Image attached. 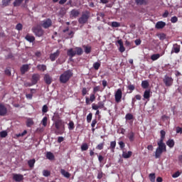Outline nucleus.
Returning a JSON list of instances; mask_svg holds the SVG:
<instances>
[{"label": "nucleus", "instance_id": "nucleus-1", "mask_svg": "<svg viewBox=\"0 0 182 182\" xmlns=\"http://www.w3.org/2000/svg\"><path fill=\"white\" fill-rule=\"evenodd\" d=\"M73 76V73L70 70L65 71L63 74L60 75V83H66L68 80H70V77Z\"/></svg>", "mask_w": 182, "mask_h": 182}, {"label": "nucleus", "instance_id": "nucleus-2", "mask_svg": "<svg viewBox=\"0 0 182 182\" xmlns=\"http://www.w3.org/2000/svg\"><path fill=\"white\" fill-rule=\"evenodd\" d=\"M54 124L55 129L60 132V134L65 132V122L62 119H57L55 121Z\"/></svg>", "mask_w": 182, "mask_h": 182}, {"label": "nucleus", "instance_id": "nucleus-3", "mask_svg": "<svg viewBox=\"0 0 182 182\" xmlns=\"http://www.w3.org/2000/svg\"><path fill=\"white\" fill-rule=\"evenodd\" d=\"M90 17V12H89L88 11H85V12H82L81 17L78 18L79 23L82 25L87 23V21H89Z\"/></svg>", "mask_w": 182, "mask_h": 182}, {"label": "nucleus", "instance_id": "nucleus-4", "mask_svg": "<svg viewBox=\"0 0 182 182\" xmlns=\"http://www.w3.org/2000/svg\"><path fill=\"white\" fill-rule=\"evenodd\" d=\"M40 25L44 29H48V28H50V26H52V19H45L41 22Z\"/></svg>", "mask_w": 182, "mask_h": 182}, {"label": "nucleus", "instance_id": "nucleus-5", "mask_svg": "<svg viewBox=\"0 0 182 182\" xmlns=\"http://www.w3.org/2000/svg\"><path fill=\"white\" fill-rule=\"evenodd\" d=\"M32 32H33L34 35H36V36H38V38H41V36H43V33H45L43 29L39 27H33Z\"/></svg>", "mask_w": 182, "mask_h": 182}, {"label": "nucleus", "instance_id": "nucleus-6", "mask_svg": "<svg viewBox=\"0 0 182 182\" xmlns=\"http://www.w3.org/2000/svg\"><path fill=\"white\" fill-rule=\"evenodd\" d=\"M173 81L174 80H173V77H168V75H165L163 80L164 83L167 87H170V86H172Z\"/></svg>", "mask_w": 182, "mask_h": 182}, {"label": "nucleus", "instance_id": "nucleus-7", "mask_svg": "<svg viewBox=\"0 0 182 182\" xmlns=\"http://www.w3.org/2000/svg\"><path fill=\"white\" fill-rule=\"evenodd\" d=\"M123 96V92H122V89H118L115 92V102L117 103H120L122 102V97Z\"/></svg>", "mask_w": 182, "mask_h": 182}, {"label": "nucleus", "instance_id": "nucleus-8", "mask_svg": "<svg viewBox=\"0 0 182 182\" xmlns=\"http://www.w3.org/2000/svg\"><path fill=\"white\" fill-rule=\"evenodd\" d=\"M59 55H60V51L57 50L56 52L51 53L50 55V59L51 62H55L58 58H59Z\"/></svg>", "mask_w": 182, "mask_h": 182}, {"label": "nucleus", "instance_id": "nucleus-9", "mask_svg": "<svg viewBox=\"0 0 182 182\" xmlns=\"http://www.w3.org/2000/svg\"><path fill=\"white\" fill-rule=\"evenodd\" d=\"M158 148L161 150H163L164 153L167 151V146H166V144L164 143V141H159L157 142Z\"/></svg>", "mask_w": 182, "mask_h": 182}, {"label": "nucleus", "instance_id": "nucleus-10", "mask_svg": "<svg viewBox=\"0 0 182 182\" xmlns=\"http://www.w3.org/2000/svg\"><path fill=\"white\" fill-rule=\"evenodd\" d=\"M13 180H14V181H16V182H21L23 180V175L14 173L13 174Z\"/></svg>", "mask_w": 182, "mask_h": 182}, {"label": "nucleus", "instance_id": "nucleus-11", "mask_svg": "<svg viewBox=\"0 0 182 182\" xmlns=\"http://www.w3.org/2000/svg\"><path fill=\"white\" fill-rule=\"evenodd\" d=\"M80 15V11L79 10L73 9L70 12V18H77Z\"/></svg>", "mask_w": 182, "mask_h": 182}, {"label": "nucleus", "instance_id": "nucleus-12", "mask_svg": "<svg viewBox=\"0 0 182 182\" xmlns=\"http://www.w3.org/2000/svg\"><path fill=\"white\" fill-rule=\"evenodd\" d=\"M6 113H8V109L5 105L0 104V116H6Z\"/></svg>", "mask_w": 182, "mask_h": 182}, {"label": "nucleus", "instance_id": "nucleus-13", "mask_svg": "<svg viewBox=\"0 0 182 182\" xmlns=\"http://www.w3.org/2000/svg\"><path fill=\"white\" fill-rule=\"evenodd\" d=\"M67 55L69 56L70 59H72L76 56V51L73 50V48H70L67 50Z\"/></svg>", "mask_w": 182, "mask_h": 182}, {"label": "nucleus", "instance_id": "nucleus-14", "mask_svg": "<svg viewBox=\"0 0 182 182\" xmlns=\"http://www.w3.org/2000/svg\"><path fill=\"white\" fill-rule=\"evenodd\" d=\"M163 153H164V151L157 147L155 151V159H160Z\"/></svg>", "mask_w": 182, "mask_h": 182}, {"label": "nucleus", "instance_id": "nucleus-15", "mask_svg": "<svg viewBox=\"0 0 182 182\" xmlns=\"http://www.w3.org/2000/svg\"><path fill=\"white\" fill-rule=\"evenodd\" d=\"M28 70H29V65L28 64L23 65L20 68L21 75H25V73L28 72Z\"/></svg>", "mask_w": 182, "mask_h": 182}, {"label": "nucleus", "instance_id": "nucleus-16", "mask_svg": "<svg viewBox=\"0 0 182 182\" xmlns=\"http://www.w3.org/2000/svg\"><path fill=\"white\" fill-rule=\"evenodd\" d=\"M166 26V22L164 21H158L156 23L155 28L156 29H163Z\"/></svg>", "mask_w": 182, "mask_h": 182}, {"label": "nucleus", "instance_id": "nucleus-17", "mask_svg": "<svg viewBox=\"0 0 182 182\" xmlns=\"http://www.w3.org/2000/svg\"><path fill=\"white\" fill-rule=\"evenodd\" d=\"M39 79H40V76L38 75V74H33L31 78V82H33V85H36Z\"/></svg>", "mask_w": 182, "mask_h": 182}, {"label": "nucleus", "instance_id": "nucleus-18", "mask_svg": "<svg viewBox=\"0 0 182 182\" xmlns=\"http://www.w3.org/2000/svg\"><path fill=\"white\" fill-rule=\"evenodd\" d=\"M44 81L46 82V85H50L52 83V77L48 74H46L44 75Z\"/></svg>", "mask_w": 182, "mask_h": 182}, {"label": "nucleus", "instance_id": "nucleus-19", "mask_svg": "<svg viewBox=\"0 0 182 182\" xmlns=\"http://www.w3.org/2000/svg\"><path fill=\"white\" fill-rule=\"evenodd\" d=\"M60 173L62 174V176H63V177H65V178H70V173L66 171L65 169L61 168Z\"/></svg>", "mask_w": 182, "mask_h": 182}, {"label": "nucleus", "instance_id": "nucleus-20", "mask_svg": "<svg viewBox=\"0 0 182 182\" xmlns=\"http://www.w3.org/2000/svg\"><path fill=\"white\" fill-rule=\"evenodd\" d=\"M135 134L134 132H133V131H131L127 136V137H128L129 141L133 142L134 141L135 139Z\"/></svg>", "mask_w": 182, "mask_h": 182}, {"label": "nucleus", "instance_id": "nucleus-21", "mask_svg": "<svg viewBox=\"0 0 182 182\" xmlns=\"http://www.w3.org/2000/svg\"><path fill=\"white\" fill-rule=\"evenodd\" d=\"M174 52L175 53H178L180 52V45L176 43L173 44V50L171 51V53Z\"/></svg>", "mask_w": 182, "mask_h": 182}, {"label": "nucleus", "instance_id": "nucleus-22", "mask_svg": "<svg viewBox=\"0 0 182 182\" xmlns=\"http://www.w3.org/2000/svg\"><path fill=\"white\" fill-rule=\"evenodd\" d=\"M26 41H28V42L33 43L35 42V37L33 36H31L29 34H27L25 37Z\"/></svg>", "mask_w": 182, "mask_h": 182}, {"label": "nucleus", "instance_id": "nucleus-23", "mask_svg": "<svg viewBox=\"0 0 182 182\" xmlns=\"http://www.w3.org/2000/svg\"><path fill=\"white\" fill-rule=\"evenodd\" d=\"M164 55V51L162 52V53L160 54H154L151 56V60H157V59L160 58V56H163Z\"/></svg>", "mask_w": 182, "mask_h": 182}, {"label": "nucleus", "instance_id": "nucleus-24", "mask_svg": "<svg viewBox=\"0 0 182 182\" xmlns=\"http://www.w3.org/2000/svg\"><path fill=\"white\" fill-rule=\"evenodd\" d=\"M150 90H146L144 92V99H146V100H150Z\"/></svg>", "mask_w": 182, "mask_h": 182}, {"label": "nucleus", "instance_id": "nucleus-25", "mask_svg": "<svg viewBox=\"0 0 182 182\" xmlns=\"http://www.w3.org/2000/svg\"><path fill=\"white\" fill-rule=\"evenodd\" d=\"M174 144H176V142H174V139H170L166 141V145H168L170 149H173V147H174Z\"/></svg>", "mask_w": 182, "mask_h": 182}, {"label": "nucleus", "instance_id": "nucleus-26", "mask_svg": "<svg viewBox=\"0 0 182 182\" xmlns=\"http://www.w3.org/2000/svg\"><path fill=\"white\" fill-rule=\"evenodd\" d=\"M46 159H48V160H55V155H53V153L48 151L46 153Z\"/></svg>", "mask_w": 182, "mask_h": 182}, {"label": "nucleus", "instance_id": "nucleus-27", "mask_svg": "<svg viewBox=\"0 0 182 182\" xmlns=\"http://www.w3.org/2000/svg\"><path fill=\"white\" fill-rule=\"evenodd\" d=\"M132 154H133V152L131 151H129L128 152H123L122 157L124 159H130V157H132Z\"/></svg>", "mask_w": 182, "mask_h": 182}, {"label": "nucleus", "instance_id": "nucleus-28", "mask_svg": "<svg viewBox=\"0 0 182 182\" xmlns=\"http://www.w3.org/2000/svg\"><path fill=\"white\" fill-rule=\"evenodd\" d=\"M83 54V49L80 47L75 48V55L80 56Z\"/></svg>", "mask_w": 182, "mask_h": 182}, {"label": "nucleus", "instance_id": "nucleus-29", "mask_svg": "<svg viewBox=\"0 0 182 182\" xmlns=\"http://www.w3.org/2000/svg\"><path fill=\"white\" fill-rule=\"evenodd\" d=\"M35 163H36V160H35V159H31L28 161L30 168H33V167H35Z\"/></svg>", "mask_w": 182, "mask_h": 182}, {"label": "nucleus", "instance_id": "nucleus-30", "mask_svg": "<svg viewBox=\"0 0 182 182\" xmlns=\"http://www.w3.org/2000/svg\"><path fill=\"white\" fill-rule=\"evenodd\" d=\"M149 86H150V84H149V81L143 80L141 82V87H143V89H147Z\"/></svg>", "mask_w": 182, "mask_h": 182}, {"label": "nucleus", "instance_id": "nucleus-31", "mask_svg": "<svg viewBox=\"0 0 182 182\" xmlns=\"http://www.w3.org/2000/svg\"><path fill=\"white\" fill-rule=\"evenodd\" d=\"M136 5H146L147 0H135Z\"/></svg>", "mask_w": 182, "mask_h": 182}, {"label": "nucleus", "instance_id": "nucleus-32", "mask_svg": "<svg viewBox=\"0 0 182 182\" xmlns=\"http://www.w3.org/2000/svg\"><path fill=\"white\" fill-rule=\"evenodd\" d=\"M161 138L159 139V141H164V139H166V131L161 130Z\"/></svg>", "mask_w": 182, "mask_h": 182}, {"label": "nucleus", "instance_id": "nucleus-33", "mask_svg": "<svg viewBox=\"0 0 182 182\" xmlns=\"http://www.w3.org/2000/svg\"><path fill=\"white\" fill-rule=\"evenodd\" d=\"M110 149L111 151H112V153H114V149H116V141H112L110 142Z\"/></svg>", "mask_w": 182, "mask_h": 182}, {"label": "nucleus", "instance_id": "nucleus-34", "mask_svg": "<svg viewBox=\"0 0 182 182\" xmlns=\"http://www.w3.org/2000/svg\"><path fill=\"white\" fill-rule=\"evenodd\" d=\"M41 124H43V127H46L48 126V117H44L41 120Z\"/></svg>", "mask_w": 182, "mask_h": 182}, {"label": "nucleus", "instance_id": "nucleus-35", "mask_svg": "<svg viewBox=\"0 0 182 182\" xmlns=\"http://www.w3.org/2000/svg\"><path fill=\"white\" fill-rule=\"evenodd\" d=\"M89 149V145L87 144L84 143L81 145V151H86Z\"/></svg>", "mask_w": 182, "mask_h": 182}, {"label": "nucleus", "instance_id": "nucleus-36", "mask_svg": "<svg viewBox=\"0 0 182 182\" xmlns=\"http://www.w3.org/2000/svg\"><path fill=\"white\" fill-rule=\"evenodd\" d=\"M83 48L85 49V53L88 55V53H90L92 52V47L87 46H83Z\"/></svg>", "mask_w": 182, "mask_h": 182}, {"label": "nucleus", "instance_id": "nucleus-37", "mask_svg": "<svg viewBox=\"0 0 182 182\" xmlns=\"http://www.w3.org/2000/svg\"><path fill=\"white\" fill-rule=\"evenodd\" d=\"M37 69L38 70H41L42 72H45V70H46V65H37Z\"/></svg>", "mask_w": 182, "mask_h": 182}, {"label": "nucleus", "instance_id": "nucleus-38", "mask_svg": "<svg viewBox=\"0 0 182 182\" xmlns=\"http://www.w3.org/2000/svg\"><path fill=\"white\" fill-rule=\"evenodd\" d=\"M101 63L100 62H96L93 63V68L95 69V70H99V68L101 66Z\"/></svg>", "mask_w": 182, "mask_h": 182}, {"label": "nucleus", "instance_id": "nucleus-39", "mask_svg": "<svg viewBox=\"0 0 182 182\" xmlns=\"http://www.w3.org/2000/svg\"><path fill=\"white\" fill-rule=\"evenodd\" d=\"M12 0H2V6H8L11 4Z\"/></svg>", "mask_w": 182, "mask_h": 182}, {"label": "nucleus", "instance_id": "nucleus-40", "mask_svg": "<svg viewBox=\"0 0 182 182\" xmlns=\"http://www.w3.org/2000/svg\"><path fill=\"white\" fill-rule=\"evenodd\" d=\"M23 2V0H15V1L13 3L14 6H19Z\"/></svg>", "mask_w": 182, "mask_h": 182}, {"label": "nucleus", "instance_id": "nucleus-41", "mask_svg": "<svg viewBox=\"0 0 182 182\" xmlns=\"http://www.w3.org/2000/svg\"><path fill=\"white\" fill-rule=\"evenodd\" d=\"M149 179H150V181L155 182L156 181V173H150Z\"/></svg>", "mask_w": 182, "mask_h": 182}, {"label": "nucleus", "instance_id": "nucleus-42", "mask_svg": "<svg viewBox=\"0 0 182 182\" xmlns=\"http://www.w3.org/2000/svg\"><path fill=\"white\" fill-rule=\"evenodd\" d=\"M11 67H7L6 70H4L5 75H7V76H11Z\"/></svg>", "mask_w": 182, "mask_h": 182}, {"label": "nucleus", "instance_id": "nucleus-43", "mask_svg": "<svg viewBox=\"0 0 182 182\" xmlns=\"http://www.w3.org/2000/svg\"><path fill=\"white\" fill-rule=\"evenodd\" d=\"M26 126L27 127H31V126H33V120L31 119H28L26 122Z\"/></svg>", "mask_w": 182, "mask_h": 182}, {"label": "nucleus", "instance_id": "nucleus-44", "mask_svg": "<svg viewBox=\"0 0 182 182\" xmlns=\"http://www.w3.org/2000/svg\"><path fill=\"white\" fill-rule=\"evenodd\" d=\"M111 26H112V28H119L120 26V23L117 21H112Z\"/></svg>", "mask_w": 182, "mask_h": 182}, {"label": "nucleus", "instance_id": "nucleus-45", "mask_svg": "<svg viewBox=\"0 0 182 182\" xmlns=\"http://www.w3.org/2000/svg\"><path fill=\"white\" fill-rule=\"evenodd\" d=\"M68 129L69 130H73L75 129V123L73 121L69 122Z\"/></svg>", "mask_w": 182, "mask_h": 182}, {"label": "nucleus", "instance_id": "nucleus-46", "mask_svg": "<svg viewBox=\"0 0 182 182\" xmlns=\"http://www.w3.org/2000/svg\"><path fill=\"white\" fill-rule=\"evenodd\" d=\"M125 119H126V120H133L134 117L132 114L128 113V114H126Z\"/></svg>", "mask_w": 182, "mask_h": 182}, {"label": "nucleus", "instance_id": "nucleus-47", "mask_svg": "<svg viewBox=\"0 0 182 182\" xmlns=\"http://www.w3.org/2000/svg\"><path fill=\"white\" fill-rule=\"evenodd\" d=\"M103 147H105V142L99 144L97 146H96V149L97 150H103Z\"/></svg>", "mask_w": 182, "mask_h": 182}, {"label": "nucleus", "instance_id": "nucleus-48", "mask_svg": "<svg viewBox=\"0 0 182 182\" xmlns=\"http://www.w3.org/2000/svg\"><path fill=\"white\" fill-rule=\"evenodd\" d=\"M43 176H44V177H49V176H50V171H49L48 170H43Z\"/></svg>", "mask_w": 182, "mask_h": 182}, {"label": "nucleus", "instance_id": "nucleus-49", "mask_svg": "<svg viewBox=\"0 0 182 182\" xmlns=\"http://www.w3.org/2000/svg\"><path fill=\"white\" fill-rule=\"evenodd\" d=\"M158 37L160 41H164V39H166V34H164V33H159L158 35Z\"/></svg>", "mask_w": 182, "mask_h": 182}, {"label": "nucleus", "instance_id": "nucleus-50", "mask_svg": "<svg viewBox=\"0 0 182 182\" xmlns=\"http://www.w3.org/2000/svg\"><path fill=\"white\" fill-rule=\"evenodd\" d=\"M127 89H128V90H130L129 93H132V92H133V90H134V89H136V87H134V85L131 84L127 86Z\"/></svg>", "mask_w": 182, "mask_h": 182}, {"label": "nucleus", "instance_id": "nucleus-51", "mask_svg": "<svg viewBox=\"0 0 182 182\" xmlns=\"http://www.w3.org/2000/svg\"><path fill=\"white\" fill-rule=\"evenodd\" d=\"M26 133H28V131L24 130L22 133L16 134V136H17V137H23V136H25V134H26Z\"/></svg>", "mask_w": 182, "mask_h": 182}, {"label": "nucleus", "instance_id": "nucleus-52", "mask_svg": "<svg viewBox=\"0 0 182 182\" xmlns=\"http://www.w3.org/2000/svg\"><path fill=\"white\" fill-rule=\"evenodd\" d=\"M104 176H105V173H103L102 171H99L98 173H97L98 180H102V178H103Z\"/></svg>", "mask_w": 182, "mask_h": 182}, {"label": "nucleus", "instance_id": "nucleus-53", "mask_svg": "<svg viewBox=\"0 0 182 182\" xmlns=\"http://www.w3.org/2000/svg\"><path fill=\"white\" fill-rule=\"evenodd\" d=\"M48 110H49V108L48 107V105H45L43 106V108H42L43 113H48Z\"/></svg>", "mask_w": 182, "mask_h": 182}, {"label": "nucleus", "instance_id": "nucleus-54", "mask_svg": "<svg viewBox=\"0 0 182 182\" xmlns=\"http://www.w3.org/2000/svg\"><path fill=\"white\" fill-rule=\"evenodd\" d=\"M93 117V114L90 113L87 116V123H90V122H92V117Z\"/></svg>", "mask_w": 182, "mask_h": 182}, {"label": "nucleus", "instance_id": "nucleus-55", "mask_svg": "<svg viewBox=\"0 0 182 182\" xmlns=\"http://www.w3.org/2000/svg\"><path fill=\"white\" fill-rule=\"evenodd\" d=\"M178 18H177V16H173L171 18V22L172 23H176V22H178Z\"/></svg>", "mask_w": 182, "mask_h": 182}, {"label": "nucleus", "instance_id": "nucleus-56", "mask_svg": "<svg viewBox=\"0 0 182 182\" xmlns=\"http://www.w3.org/2000/svg\"><path fill=\"white\" fill-rule=\"evenodd\" d=\"M8 136V132L6 131H2L0 132V137H6Z\"/></svg>", "mask_w": 182, "mask_h": 182}, {"label": "nucleus", "instance_id": "nucleus-57", "mask_svg": "<svg viewBox=\"0 0 182 182\" xmlns=\"http://www.w3.org/2000/svg\"><path fill=\"white\" fill-rule=\"evenodd\" d=\"M100 86H96L93 88V93L94 95L95 93H97V92H100Z\"/></svg>", "mask_w": 182, "mask_h": 182}, {"label": "nucleus", "instance_id": "nucleus-58", "mask_svg": "<svg viewBox=\"0 0 182 182\" xmlns=\"http://www.w3.org/2000/svg\"><path fill=\"white\" fill-rule=\"evenodd\" d=\"M97 105L99 109H104L105 107V103L102 101L99 102Z\"/></svg>", "mask_w": 182, "mask_h": 182}, {"label": "nucleus", "instance_id": "nucleus-59", "mask_svg": "<svg viewBox=\"0 0 182 182\" xmlns=\"http://www.w3.org/2000/svg\"><path fill=\"white\" fill-rule=\"evenodd\" d=\"M22 28H23V26H22V24H21V23H18L16 26V29H17V31H22Z\"/></svg>", "mask_w": 182, "mask_h": 182}, {"label": "nucleus", "instance_id": "nucleus-60", "mask_svg": "<svg viewBox=\"0 0 182 182\" xmlns=\"http://www.w3.org/2000/svg\"><path fill=\"white\" fill-rule=\"evenodd\" d=\"M180 171H176L175 173L172 175L173 178H177V177H180Z\"/></svg>", "mask_w": 182, "mask_h": 182}, {"label": "nucleus", "instance_id": "nucleus-61", "mask_svg": "<svg viewBox=\"0 0 182 182\" xmlns=\"http://www.w3.org/2000/svg\"><path fill=\"white\" fill-rule=\"evenodd\" d=\"M90 102H95L96 100V97L95 96V94L90 95Z\"/></svg>", "mask_w": 182, "mask_h": 182}, {"label": "nucleus", "instance_id": "nucleus-62", "mask_svg": "<svg viewBox=\"0 0 182 182\" xmlns=\"http://www.w3.org/2000/svg\"><path fill=\"white\" fill-rule=\"evenodd\" d=\"M87 94V89L86 87H83L82 90V96H86Z\"/></svg>", "mask_w": 182, "mask_h": 182}, {"label": "nucleus", "instance_id": "nucleus-63", "mask_svg": "<svg viewBox=\"0 0 182 182\" xmlns=\"http://www.w3.org/2000/svg\"><path fill=\"white\" fill-rule=\"evenodd\" d=\"M92 109L93 110H97L98 109H100V108H99V105H95V104H92Z\"/></svg>", "mask_w": 182, "mask_h": 182}, {"label": "nucleus", "instance_id": "nucleus-64", "mask_svg": "<svg viewBox=\"0 0 182 182\" xmlns=\"http://www.w3.org/2000/svg\"><path fill=\"white\" fill-rule=\"evenodd\" d=\"M176 133L177 134L180 133V134H182V128L180 127H176Z\"/></svg>", "mask_w": 182, "mask_h": 182}]
</instances>
